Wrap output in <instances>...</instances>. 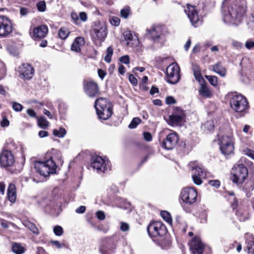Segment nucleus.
<instances>
[{
	"label": "nucleus",
	"instance_id": "4",
	"mask_svg": "<svg viewBox=\"0 0 254 254\" xmlns=\"http://www.w3.org/2000/svg\"><path fill=\"white\" fill-rule=\"evenodd\" d=\"M97 114L99 117L104 120L108 119L112 114L111 104L105 98H100L95 103Z\"/></svg>",
	"mask_w": 254,
	"mask_h": 254
},
{
	"label": "nucleus",
	"instance_id": "46",
	"mask_svg": "<svg viewBox=\"0 0 254 254\" xmlns=\"http://www.w3.org/2000/svg\"><path fill=\"white\" fill-rule=\"evenodd\" d=\"M9 125V122L5 117H3L0 122V126L3 127H7Z\"/></svg>",
	"mask_w": 254,
	"mask_h": 254
},
{
	"label": "nucleus",
	"instance_id": "59",
	"mask_svg": "<svg viewBox=\"0 0 254 254\" xmlns=\"http://www.w3.org/2000/svg\"><path fill=\"white\" fill-rule=\"evenodd\" d=\"M26 112L30 117L32 118L36 117V113L33 110L31 109H28L27 110Z\"/></svg>",
	"mask_w": 254,
	"mask_h": 254
},
{
	"label": "nucleus",
	"instance_id": "48",
	"mask_svg": "<svg viewBox=\"0 0 254 254\" xmlns=\"http://www.w3.org/2000/svg\"><path fill=\"white\" fill-rule=\"evenodd\" d=\"M120 61L124 64H128L129 63V58L127 55L122 56L120 58Z\"/></svg>",
	"mask_w": 254,
	"mask_h": 254
},
{
	"label": "nucleus",
	"instance_id": "52",
	"mask_svg": "<svg viewBox=\"0 0 254 254\" xmlns=\"http://www.w3.org/2000/svg\"><path fill=\"white\" fill-rule=\"evenodd\" d=\"M166 102L167 104H174L176 103V101L172 96H168L166 98Z\"/></svg>",
	"mask_w": 254,
	"mask_h": 254
},
{
	"label": "nucleus",
	"instance_id": "14",
	"mask_svg": "<svg viewBox=\"0 0 254 254\" xmlns=\"http://www.w3.org/2000/svg\"><path fill=\"white\" fill-rule=\"evenodd\" d=\"M185 12L187 15L191 25L194 27H197V24L199 22V17L195 7L194 5L187 4L185 8Z\"/></svg>",
	"mask_w": 254,
	"mask_h": 254
},
{
	"label": "nucleus",
	"instance_id": "41",
	"mask_svg": "<svg viewBox=\"0 0 254 254\" xmlns=\"http://www.w3.org/2000/svg\"><path fill=\"white\" fill-rule=\"evenodd\" d=\"M129 13V7H125L121 10V16L124 18H127Z\"/></svg>",
	"mask_w": 254,
	"mask_h": 254
},
{
	"label": "nucleus",
	"instance_id": "32",
	"mask_svg": "<svg viewBox=\"0 0 254 254\" xmlns=\"http://www.w3.org/2000/svg\"><path fill=\"white\" fill-rule=\"evenodd\" d=\"M200 93L206 97H210L211 96V92L209 89L204 85L202 84L199 90Z\"/></svg>",
	"mask_w": 254,
	"mask_h": 254
},
{
	"label": "nucleus",
	"instance_id": "39",
	"mask_svg": "<svg viewBox=\"0 0 254 254\" xmlns=\"http://www.w3.org/2000/svg\"><path fill=\"white\" fill-rule=\"evenodd\" d=\"M54 234L58 236H61L63 234L64 230L63 228L59 225L56 226L53 229Z\"/></svg>",
	"mask_w": 254,
	"mask_h": 254
},
{
	"label": "nucleus",
	"instance_id": "33",
	"mask_svg": "<svg viewBox=\"0 0 254 254\" xmlns=\"http://www.w3.org/2000/svg\"><path fill=\"white\" fill-rule=\"evenodd\" d=\"M161 216L162 218L168 224L171 225L172 220L170 214L166 211H162L161 212Z\"/></svg>",
	"mask_w": 254,
	"mask_h": 254
},
{
	"label": "nucleus",
	"instance_id": "13",
	"mask_svg": "<svg viewBox=\"0 0 254 254\" xmlns=\"http://www.w3.org/2000/svg\"><path fill=\"white\" fill-rule=\"evenodd\" d=\"M107 28L105 25L96 24L91 31V37L94 41L103 42L107 36Z\"/></svg>",
	"mask_w": 254,
	"mask_h": 254
},
{
	"label": "nucleus",
	"instance_id": "28",
	"mask_svg": "<svg viewBox=\"0 0 254 254\" xmlns=\"http://www.w3.org/2000/svg\"><path fill=\"white\" fill-rule=\"evenodd\" d=\"M193 74L195 79L200 83H202L204 79L201 73L199 67L197 65H194L192 67Z\"/></svg>",
	"mask_w": 254,
	"mask_h": 254
},
{
	"label": "nucleus",
	"instance_id": "1",
	"mask_svg": "<svg viewBox=\"0 0 254 254\" xmlns=\"http://www.w3.org/2000/svg\"><path fill=\"white\" fill-rule=\"evenodd\" d=\"M63 163V160L61 152L52 148L46 152L43 161H38L35 163V168L40 175L46 177L50 174L56 173L58 166L62 165Z\"/></svg>",
	"mask_w": 254,
	"mask_h": 254
},
{
	"label": "nucleus",
	"instance_id": "11",
	"mask_svg": "<svg viewBox=\"0 0 254 254\" xmlns=\"http://www.w3.org/2000/svg\"><path fill=\"white\" fill-rule=\"evenodd\" d=\"M12 31L10 20L5 16H0V38L8 37Z\"/></svg>",
	"mask_w": 254,
	"mask_h": 254
},
{
	"label": "nucleus",
	"instance_id": "47",
	"mask_svg": "<svg viewBox=\"0 0 254 254\" xmlns=\"http://www.w3.org/2000/svg\"><path fill=\"white\" fill-rule=\"evenodd\" d=\"M97 218L100 220H103L105 218V214L102 211H98L96 213Z\"/></svg>",
	"mask_w": 254,
	"mask_h": 254
},
{
	"label": "nucleus",
	"instance_id": "2",
	"mask_svg": "<svg viewBox=\"0 0 254 254\" xmlns=\"http://www.w3.org/2000/svg\"><path fill=\"white\" fill-rule=\"evenodd\" d=\"M246 11L244 3L232 5L227 10L222 11L223 21L226 23L238 24L241 22Z\"/></svg>",
	"mask_w": 254,
	"mask_h": 254
},
{
	"label": "nucleus",
	"instance_id": "23",
	"mask_svg": "<svg viewBox=\"0 0 254 254\" xmlns=\"http://www.w3.org/2000/svg\"><path fill=\"white\" fill-rule=\"evenodd\" d=\"M147 31L154 41H158L163 37L162 28L160 27H152L149 30L147 29Z\"/></svg>",
	"mask_w": 254,
	"mask_h": 254
},
{
	"label": "nucleus",
	"instance_id": "29",
	"mask_svg": "<svg viewBox=\"0 0 254 254\" xmlns=\"http://www.w3.org/2000/svg\"><path fill=\"white\" fill-rule=\"evenodd\" d=\"M12 251L16 254H22L25 252V249L20 244L14 243L12 245Z\"/></svg>",
	"mask_w": 254,
	"mask_h": 254
},
{
	"label": "nucleus",
	"instance_id": "51",
	"mask_svg": "<svg viewBox=\"0 0 254 254\" xmlns=\"http://www.w3.org/2000/svg\"><path fill=\"white\" fill-rule=\"evenodd\" d=\"M143 137L144 139L147 141H150L152 139V135L149 132H144L143 133Z\"/></svg>",
	"mask_w": 254,
	"mask_h": 254
},
{
	"label": "nucleus",
	"instance_id": "61",
	"mask_svg": "<svg viewBox=\"0 0 254 254\" xmlns=\"http://www.w3.org/2000/svg\"><path fill=\"white\" fill-rule=\"evenodd\" d=\"M85 210L86 208L84 206H80L76 209L75 212L77 213H83L85 211Z\"/></svg>",
	"mask_w": 254,
	"mask_h": 254
},
{
	"label": "nucleus",
	"instance_id": "45",
	"mask_svg": "<svg viewBox=\"0 0 254 254\" xmlns=\"http://www.w3.org/2000/svg\"><path fill=\"white\" fill-rule=\"evenodd\" d=\"M243 153L253 159H254V151L249 148H246L243 150Z\"/></svg>",
	"mask_w": 254,
	"mask_h": 254
},
{
	"label": "nucleus",
	"instance_id": "64",
	"mask_svg": "<svg viewBox=\"0 0 254 254\" xmlns=\"http://www.w3.org/2000/svg\"><path fill=\"white\" fill-rule=\"evenodd\" d=\"M201 48V46L199 44H196L195 45L193 49H192V52L193 53H196L200 51Z\"/></svg>",
	"mask_w": 254,
	"mask_h": 254
},
{
	"label": "nucleus",
	"instance_id": "25",
	"mask_svg": "<svg viewBox=\"0 0 254 254\" xmlns=\"http://www.w3.org/2000/svg\"><path fill=\"white\" fill-rule=\"evenodd\" d=\"M84 39L83 37H77L71 46V50L76 52H79L81 50V47L84 45Z\"/></svg>",
	"mask_w": 254,
	"mask_h": 254
},
{
	"label": "nucleus",
	"instance_id": "36",
	"mask_svg": "<svg viewBox=\"0 0 254 254\" xmlns=\"http://www.w3.org/2000/svg\"><path fill=\"white\" fill-rule=\"evenodd\" d=\"M140 119L139 118H134L129 125L128 127L130 128H134L139 124L140 123Z\"/></svg>",
	"mask_w": 254,
	"mask_h": 254
},
{
	"label": "nucleus",
	"instance_id": "43",
	"mask_svg": "<svg viewBox=\"0 0 254 254\" xmlns=\"http://www.w3.org/2000/svg\"><path fill=\"white\" fill-rule=\"evenodd\" d=\"M37 7L39 11L43 12L46 8V3L44 1H41L37 3Z\"/></svg>",
	"mask_w": 254,
	"mask_h": 254
},
{
	"label": "nucleus",
	"instance_id": "55",
	"mask_svg": "<svg viewBox=\"0 0 254 254\" xmlns=\"http://www.w3.org/2000/svg\"><path fill=\"white\" fill-rule=\"evenodd\" d=\"M129 225L125 222H121V230L122 231H127L129 230Z\"/></svg>",
	"mask_w": 254,
	"mask_h": 254
},
{
	"label": "nucleus",
	"instance_id": "22",
	"mask_svg": "<svg viewBox=\"0 0 254 254\" xmlns=\"http://www.w3.org/2000/svg\"><path fill=\"white\" fill-rule=\"evenodd\" d=\"M184 114L183 112L180 114L174 113L169 117L168 124L172 126H181L184 121Z\"/></svg>",
	"mask_w": 254,
	"mask_h": 254
},
{
	"label": "nucleus",
	"instance_id": "37",
	"mask_svg": "<svg viewBox=\"0 0 254 254\" xmlns=\"http://www.w3.org/2000/svg\"><path fill=\"white\" fill-rule=\"evenodd\" d=\"M205 78L209 81L210 83L215 86L217 84V77L215 76L205 75Z\"/></svg>",
	"mask_w": 254,
	"mask_h": 254
},
{
	"label": "nucleus",
	"instance_id": "7",
	"mask_svg": "<svg viewBox=\"0 0 254 254\" xmlns=\"http://www.w3.org/2000/svg\"><path fill=\"white\" fill-rule=\"evenodd\" d=\"M167 81L172 84L178 83L180 79V67L177 63L170 64L166 69Z\"/></svg>",
	"mask_w": 254,
	"mask_h": 254
},
{
	"label": "nucleus",
	"instance_id": "5",
	"mask_svg": "<svg viewBox=\"0 0 254 254\" xmlns=\"http://www.w3.org/2000/svg\"><path fill=\"white\" fill-rule=\"evenodd\" d=\"M16 145L11 142L7 146V149L3 150L0 154V165L4 168L13 166L15 163L14 155L12 150L16 149Z\"/></svg>",
	"mask_w": 254,
	"mask_h": 254
},
{
	"label": "nucleus",
	"instance_id": "16",
	"mask_svg": "<svg viewBox=\"0 0 254 254\" xmlns=\"http://www.w3.org/2000/svg\"><path fill=\"white\" fill-rule=\"evenodd\" d=\"M192 170V178L194 183L197 185H201L202 183L201 178L206 177V172L201 165L193 167Z\"/></svg>",
	"mask_w": 254,
	"mask_h": 254
},
{
	"label": "nucleus",
	"instance_id": "58",
	"mask_svg": "<svg viewBox=\"0 0 254 254\" xmlns=\"http://www.w3.org/2000/svg\"><path fill=\"white\" fill-rule=\"evenodd\" d=\"M50 243L59 249L62 248L64 246V244H61L58 241H51Z\"/></svg>",
	"mask_w": 254,
	"mask_h": 254
},
{
	"label": "nucleus",
	"instance_id": "27",
	"mask_svg": "<svg viewBox=\"0 0 254 254\" xmlns=\"http://www.w3.org/2000/svg\"><path fill=\"white\" fill-rule=\"evenodd\" d=\"M210 69H212L213 71L221 76H224L225 75L226 70L220 63H216L214 65H211Z\"/></svg>",
	"mask_w": 254,
	"mask_h": 254
},
{
	"label": "nucleus",
	"instance_id": "53",
	"mask_svg": "<svg viewBox=\"0 0 254 254\" xmlns=\"http://www.w3.org/2000/svg\"><path fill=\"white\" fill-rule=\"evenodd\" d=\"M128 79L130 82L133 85H137V80L132 74H131L129 75Z\"/></svg>",
	"mask_w": 254,
	"mask_h": 254
},
{
	"label": "nucleus",
	"instance_id": "42",
	"mask_svg": "<svg viewBox=\"0 0 254 254\" xmlns=\"http://www.w3.org/2000/svg\"><path fill=\"white\" fill-rule=\"evenodd\" d=\"M6 69L4 64L0 62V80L2 79L5 75Z\"/></svg>",
	"mask_w": 254,
	"mask_h": 254
},
{
	"label": "nucleus",
	"instance_id": "21",
	"mask_svg": "<svg viewBox=\"0 0 254 254\" xmlns=\"http://www.w3.org/2000/svg\"><path fill=\"white\" fill-rule=\"evenodd\" d=\"M125 39L127 41V45L129 47H136L139 44L138 37L131 31H127L124 33Z\"/></svg>",
	"mask_w": 254,
	"mask_h": 254
},
{
	"label": "nucleus",
	"instance_id": "56",
	"mask_svg": "<svg viewBox=\"0 0 254 254\" xmlns=\"http://www.w3.org/2000/svg\"><path fill=\"white\" fill-rule=\"evenodd\" d=\"M254 187V184L253 182H250L247 184L245 185V188L246 190L250 191L253 190Z\"/></svg>",
	"mask_w": 254,
	"mask_h": 254
},
{
	"label": "nucleus",
	"instance_id": "54",
	"mask_svg": "<svg viewBox=\"0 0 254 254\" xmlns=\"http://www.w3.org/2000/svg\"><path fill=\"white\" fill-rule=\"evenodd\" d=\"M30 12V10L26 7H21L20 14L21 16H26Z\"/></svg>",
	"mask_w": 254,
	"mask_h": 254
},
{
	"label": "nucleus",
	"instance_id": "31",
	"mask_svg": "<svg viewBox=\"0 0 254 254\" xmlns=\"http://www.w3.org/2000/svg\"><path fill=\"white\" fill-rule=\"evenodd\" d=\"M37 123L39 127L43 129L47 128L49 126V123L44 117H40L37 118Z\"/></svg>",
	"mask_w": 254,
	"mask_h": 254
},
{
	"label": "nucleus",
	"instance_id": "26",
	"mask_svg": "<svg viewBox=\"0 0 254 254\" xmlns=\"http://www.w3.org/2000/svg\"><path fill=\"white\" fill-rule=\"evenodd\" d=\"M247 248L249 254H254V238L253 236L247 234L246 235Z\"/></svg>",
	"mask_w": 254,
	"mask_h": 254
},
{
	"label": "nucleus",
	"instance_id": "24",
	"mask_svg": "<svg viewBox=\"0 0 254 254\" xmlns=\"http://www.w3.org/2000/svg\"><path fill=\"white\" fill-rule=\"evenodd\" d=\"M7 197L11 203L15 202L16 199V189L15 185L13 183H9L8 185Z\"/></svg>",
	"mask_w": 254,
	"mask_h": 254
},
{
	"label": "nucleus",
	"instance_id": "19",
	"mask_svg": "<svg viewBox=\"0 0 254 254\" xmlns=\"http://www.w3.org/2000/svg\"><path fill=\"white\" fill-rule=\"evenodd\" d=\"M19 72L22 78L31 79L34 74V68L28 64H24L18 68Z\"/></svg>",
	"mask_w": 254,
	"mask_h": 254
},
{
	"label": "nucleus",
	"instance_id": "6",
	"mask_svg": "<svg viewBox=\"0 0 254 254\" xmlns=\"http://www.w3.org/2000/svg\"><path fill=\"white\" fill-rule=\"evenodd\" d=\"M232 173L233 176V182L236 184H241L247 178L248 171L244 165L237 164L234 166Z\"/></svg>",
	"mask_w": 254,
	"mask_h": 254
},
{
	"label": "nucleus",
	"instance_id": "62",
	"mask_svg": "<svg viewBox=\"0 0 254 254\" xmlns=\"http://www.w3.org/2000/svg\"><path fill=\"white\" fill-rule=\"evenodd\" d=\"M98 74L100 78L103 79L106 75V72L104 70L101 69H99L98 70Z\"/></svg>",
	"mask_w": 254,
	"mask_h": 254
},
{
	"label": "nucleus",
	"instance_id": "18",
	"mask_svg": "<svg viewBox=\"0 0 254 254\" xmlns=\"http://www.w3.org/2000/svg\"><path fill=\"white\" fill-rule=\"evenodd\" d=\"M84 90L86 94L90 97H95L99 93V88L96 83L92 81L84 83Z\"/></svg>",
	"mask_w": 254,
	"mask_h": 254
},
{
	"label": "nucleus",
	"instance_id": "57",
	"mask_svg": "<svg viewBox=\"0 0 254 254\" xmlns=\"http://www.w3.org/2000/svg\"><path fill=\"white\" fill-rule=\"evenodd\" d=\"M209 184L216 188H218L220 186V182L217 180H211L209 182Z\"/></svg>",
	"mask_w": 254,
	"mask_h": 254
},
{
	"label": "nucleus",
	"instance_id": "17",
	"mask_svg": "<svg viewBox=\"0 0 254 254\" xmlns=\"http://www.w3.org/2000/svg\"><path fill=\"white\" fill-rule=\"evenodd\" d=\"M190 249L192 254H202L204 245L198 237H194L190 243Z\"/></svg>",
	"mask_w": 254,
	"mask_h": 254
},
{
	"label": "nucleus",
	"instance_id": "3",
	"mask_svg": "<svg viewBox=\"0 0 254 254\" xmlns=\"http://www.w3.org/2000/svg\"><path fill=\"white\" fill-rule=\"evenodd\" d=\"M230 99L231 108L238 113H246L249 108V103L247 99L243 95L237 93L228 94Z\"/></svg>",
	"mask_w": 254,
	"mask_h": 254
},
{
	"label": "nucleus",
	"instance_id": "12",
	"mask_svg": "<svg viewBox=\"0 0 254 254\" xmlns=\"http://www.w3.org/2000/svg\"><path fill=\"white\" fill-rule=\"evenodd\" d=\"M197 195L196 190L191 188H184L181 193L182 200L189 204H191L196 201Z\"/></svg>",
	"mask_w": 254,
	"mask_h": 254
},
{
	"label": "nucleus",
	"instance_id": "49",
	"mask_svg": "<svg viewBox=\"0 0 254 254\" xmlns=\"http://www.w3.org/2000/svg\"><path fill=\"white\" fill-rule=\"evenodd\" d=\"M232 46L237 48V49H240L243 47V44L239 41L233 40L232 43Z\"/></svg>",
	"mask_w": 254,
	"mask_h": 254
},
{
	"label": "nucleus",
	"instance_id": "38",
	"mask_svg": "<svg viewBox=\"0 0 254 254\" xmlns=\"http://www.w3.org/2000/svg\"><path fill=\"white\" fill-rule=\"evenodd\" d=\"M204 127L205 128L210 131L213 130L214 128V122L212 120L207 121L204 124Z\"/></svg>",
	"mask_w": 254,
	"mask_h": 254
},
{
	"label": "nucleus",
	"instance_id": "34",
	"mask_svg": "<svg viewBox=\"0 0 254 254\" xmlns=\"http://www.w3.org/2000/svg\"><path fill=\"white\" fill-rule=\"evenodd\" d=\"M69 33L68 29L65 27L61 28L59 31V36L62 39H66Z\"/></svg>",
	"mask_w": 254,
	"mask_h": 254
},
{
	"label": "nucleus",
	"instance_id": "30",
	"mask_svg": "<svg viewBox=\"0 0 254 254\" xmlns=\"http://www.w3.org/2000/svg\"><path fill=\"white\" fill-rule=\"evenodd\" d=\"M24 225H25V227L29 229L33 233L35 234L36 235H38L39 234V230L34 223L30 222L29 221H26L25 222Z\"/></svg>",
	"mask_w": 254,
	"mask_h": 254
},
{
	"label": "nucleus",
	"instance_id": "35",
	"mask_svg": "<svg viewBox=\"0 0 254 254\" xmlns=\"http://www.w3.org/2000/svg\"><path fill=\"white\" fill-rule=\"evenodd\" d=\"M66 133V130L64 128H60L59 129H54L53 134L58 137H63Z\"/></svg>",
	"mask_w": 254,
	"mask_h": 254
},
{
	"label": "nucleus",
	"instance_id": "60",
	"mask_svg": "<svg viewBox=\"0 0 254 254\" xmlns=\"http://www.w3.org/2000/svg\"><path fill=\"white\" fill-rule=\"evenodd\" d=\"M79 18L82 21H86L87 19V14L84 12H80Z\"/></svg>",
	"mask_w": 254,
	"mask_h": 254
},
{
	"label": "nucleus",
	"instance_id": "20",
	"mask_svg": "<svg viewBox=\"0 0 254 254\" xmlns=\"http://www.w3.org/2000/svg\"><path fill=\"white\" fill-rule=\"evenodd\" d=\"M48 32V28L47 26L41 25L33 30L32 38L35 40L43 38L46 37Z\"/></svg>",
	"mask_w": 254,
	"mask_h": 254
},
{
	"label": "nucleus",
	"instance_id": "40",
	"mask_svg": "<svg viewBox=\"0 0 254 254\" xmlns=\"http://www.w3.org/2000/svg\"><path fill=\"white\" fill-rule=\"evenodd\" d=\"M12 109L15 112H20L22 110L23 106L20 103L16 102H12Z\"/></svg>",
	"mask_w": 254,
	"mask_h": 254
},
{
	"label": "nucleus",
	"instance_id": "8",
	"mask_svg": "<svg viewBox=\"0 0 254 254\" xmlns=\"http://www.w3.org/2000/svg\"><path fill=\"white\" fill-rule=\"evenodd\" d=\"M150 237L163 236L166 233L165 226L160 221H154L150 223L147 229Z\"/></svg>",
	"mask_w": 254,
	"mask_h": 254
},
{
	"label": "nucleus",
	"instance_id": "15",
	"mask_svg": "<svg viewBox=\"0 0 254 254\" xmlns=\"http://www.w3.org/2000/svg\"><path fill=\"white\" fill-rule=\"evenodd\" d=\"M179 137L177 133L173 132L168 134L162 143V147L167 150L173 149L177 144Z\"/></svg>",
	"mask_w": 254,
	"mask_h": 254
},
{
	"label": "nucleus",
	"instance_id": "9",
	"mask_svg": "<svg viewBox=\"0 0 254 254\" xmlns=\"http://www.w3.org/2000/svg\"><path fill=\"white\" fill-rule=\"evenodd\" d=\"M90 167L97 173L105 172L109 165V161L105 158H104L100 156L93 157L90 165Z\"/></svg>",
	"mask_w": 254,
	"mask_h": 254
},
{
	"label": "nucleus",
	"instance_id": "10",
	"mask_svg": "<svg viewBox=\"0 0 254 254\" xmlns=\"http://www.w3.org/2000/svg\"><path fill=\"white\" fill-rule=\"evenodd\" d=\"M219 145L222 153L225 155L231 154L234 149L232 137L227 135L223 136L220 139Z\"/></svg>",
	"mask_w": 254,
	"mask_h": 254
},
{
	"label": "nucleus",
	"instance_id": "50",
	"mask_svg": "<svg viewBox=\"0 0 254 254\" xmlns=\"http://www.w3.org/2000/svg\"><path fill=\"white\" fill-rule=\"evenodd\" d=\"M245 47L249 50L254 48V42L251 40H248L245 43Z\"/></svg>",
	"mask_w": 254,
	"mask_h": 254
},
{
	"label": "nucleus",
	"instance_id": "44",
	"mask_svg": "<svg viewBox=\"0 0 254 254\" xmlns=\"http://www.w3.org/2000/svg\"><path fill=\"white\" fill-rule=\"evenodd\" d=\"M110 23L111 24L115 26H118L119 25L120 23V19L119 17H116V16H113L110 19Z\"/></svg>",
	"mask_w": 254,
	"mask_h": 254
},
{
	"label": "nucleus",
	"instance_id": "63",
	"mask_svg": "<svg viewBox=\"0 0 254 254\" xmlns=\"http://www.w3.org/2000/svg\"><path fill=\"white\" fill-rule=\"evenodd\" d=\"M38 135L40 137L42 138L47 136L49 135V133L47 131L40 130L38 133Z\"/></svg>",
	"mask_w": 254,
	"mask_h": 254
}]
</instances>
